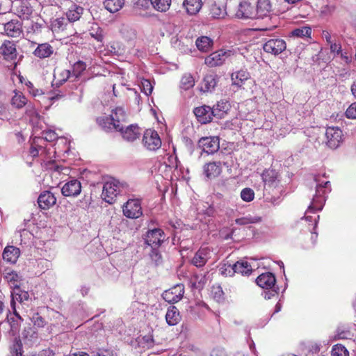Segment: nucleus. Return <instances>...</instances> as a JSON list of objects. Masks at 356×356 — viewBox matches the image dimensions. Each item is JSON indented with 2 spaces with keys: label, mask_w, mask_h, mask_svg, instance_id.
Here are the masks:
<instances>
[{
  "label": "nucleus",
  "mask_w": 356,
  "mask_h": 356,
  "mask_svg": "<svg viewBox=\"0 0 356 356\" xmlns=\"http://www.w3.org/2000/svg\"><path fill=\"white\" fill-rule=\"evenodd\" d=\"M332 356H349V353L345 346L337 344L332 348Z\"/></svg>",
  "instance_id": "8fccbe9b"
},
{
  "label": "nucleus",
  "mask_w": 356,
  "mask_h": 356,
  "mask_svg": "<svg viewBox=\"0 0 356 356\" xmlns=\"http://www.w3.org/2000/svg\"><path fill=\"white\" fill-rule=\"evenodd\" d=\"M44 134V138L47 141H54L57 138V135L54 131H46Z\"/></svg>",
  "instance_id": "e2e57ef3"
},
{
  "label": "nucleus",
  "mask_w": 356,
  "mask_h": 356,
  "mask_svg": "<svg viewBox=\"0 0 356 356\" xmlns=\"http://www.w3.org/2000/svg\"><path fill=\"white\" fill-rule=\"evenodd\" d=\"M153 8L159 12H166L170 7L171 0H150Z\"/></svg>",
  "instance_id": "ea45409f"
},
{
  "label": "nucleus",
  "mask_w": 356,
  "mask_h": 356,
  "mask_svg": "<svg viewBox=\"0 0 356 356\" xmlns=\"http://www.w3.org/2000/svg\"><path fill=\"white\" fill-rule=\"evenodd\" d=\"M84 9L75 3H72L66 12V16L69 22H74L80 19Z\"/></svg>",
  "instance_id": "a878e982"
},
{
  "label": "nucleus",
  "mask_w": 356,
  "mask_h": 356,
  "mask_svg": "<svg viewBox=\"0 0 356 356\" xmlns=\"http://www.w3.org/2000/svg\"><path fill=\"white\" fill-rule=\"evenodd\" d=\"M258 286L263 289H272L275 286L276 280L271 273H266L260 275L256 280Z\"/></svg>",
  "instance_id": "aec40b11"
},
{
  "label": "nucleus",
  "mask_w": 356,
  "mask_h": 356,
  "mask_svg": "<svg viewBox=\"0 0 356 356\" xmlns=\"http://www.w3.org/2000/svg\"><path fill=\"white\" fill-rule=\"evenodd\" d=\"M143 143L147 149L156 150L161 146V140L156 131L147 129L143 135Z\"/></svg>",
  "instance_id": "20e7f679"
},
{
  "label": "nucleus",
  "mask_w": 356,
  "mask_h": 356,
  "mask_svg": "<svg viewBox=\"0 0 356 356\" xmlns=\"http://www.w3.org/2000/svg\"><path fill=\"white\" fill-rule=\"evenodd\" d=\"M124 39L128 42H132L136 38V31L128 26H124L120 30Z\"/></svg>",
  "instance_id": "37998d69"
},
{
  "label": "nucleus",
  "mask_w": 356,
  "mask_h": 356,
  "mask_svg": "<svg viewBox=\"0 0 356 356\" xmlns=\"http://www.w3.org/2000/svg\"><path fill=\"white\" fill-rule=\"evenodd\" d=\"M182 6L188 15H195L202 7V0H184Z\"/></svg>",
  "instance_id": "393cba45"
},
{
  "label": "nucleus",
  "mask_w": 356,
  "mask_h": 356,
  "mask_svg": "<svg viewBox=\"0 0 356 356\" xmlns=\"http://www.w3.org/2000/svg\"><path fill=\"white\" fill-rule=\"evenodd\" d=\"M104 4L107 10L114 13L122 8L124 4V0H104Z\"/></svg>",
  "instance_id": "f704fd0d"
},
{
  "label": "nucleus",
  "mask_w": 356,
  "mask_h": 356,
  "mask_svg": "<svg viewBox=\"0 0 356 356\" xmlns=\"http://www.w3.org/2000/svg\"><path fill=\"white\" fill-rule=\"evenodd\" d=\"M198 145L207 154H213L220 148L219 138L216 136L203 137L198 141Z\"/></svg>",
  "instance_id": "6e6552de"
},
{
  "label": "nucleus",
  "mask_w": 356,
  "mask_h": 356,
  "mask_svg": "<svg viewBox=\"0 0 356 356\" xmlns=\"http://www.w3.org/2000/svg\"><path fill=\"white\" fill-rule=\"evenodd\" d=\"M211 108L213 111V118L220 120L227 115L230 105L227 102L220 101L218 102Z\"/></svg>",
  "instance_id": "5701e85b"
},
{
  "label": "nucleus",
  "mask_w": 356,
  "mask_h": 356,
  "mask_svg": "<svg viewBox=\"0 0 356 356\" xmlns=\"http://www.w3.org/2000/svg\"><path fill=\"white\" fill-rule=\"evenodd\" d=\"M60 79L58 80L59 84H63L72 76V73L68 70H63L59 74Z\"/></svg>",
  "instance_id": "052dcab7"
},
{
  "label": "nucleus",
  "mask_w": 356,
  "mask_h": 356,
  "mask_svg": "<svg viewBox=\"0 0 356 356\" xmlns=\"http://www.w3.org/2000/svg\"><path fill=\"white\" fill-rule=\"evenodd\" d=\"M206 282L205 275L194 274L190 280V286L192 289L201 290L204 288Z\"/></svg>",
  "instance_id": "72a5a7b5"
},
{
  "label": "nucleus",
  "mask_w": 356,
  "mask_h": 356,
  "mask_svg": "<svg viewBox=\"0 0 356 356\" xmlns=\"http://www.w3.org/2000/svg\"><path fill=\"white\" fill-rule=\"evenodd\" d=\"M17 12L20 18L28 19L32 15L33 9L26 1H22L17 6Z\"/></svg>",
  "instance_id": "7c9ffc66"
},
{
  "label": "nucleus",
  "mask_w": 356,
  "mask_h": 356,
  "mask_svg": "<svg viewBox=\"0 0 356 356\" xmlns=\"http://www.w3.org/2000/svg\"><path fill=\"white\" fill-rule=\"evenodd\" d=\"M81 191V185L77 179H72L65 183L61 188L63 195L65 197H76Z\"/></svg>",
  "instance_id": "4468645a"
},
{
  "label": "nucleus",
  "mask_w": 356,
  "mask_h": 356,
  "mask_svg": "<svg viewBox=\"0 0 356 356\" xmlns=\"http://www.w3.org/2000/svg\"><path fill=\"white\" fill-rule=\"evenodd\" d=\"M249 78V74L246 71L241 70L232 74L233 84L241 86L245 81Z\"/></svg>",
  "instance_id": "4c0bfd02"
},
{
  "label": "nucleus",
  "mask_w": 356,
  "mask_h": 356,
  "mask_svg": "<svg viewBox=\"0 0 356 356\" xmlns=\"http://www.w3.org/2000/svg\"><path fill=\"white\" fill-rule=\"evenodd\" d=\"M312 30L309 27L303 26L301 28L296 29L291 32L293 36L298 38H302L305 36H309L311 35Z\"/></svg>",
  "instance_id": "3c124183"
},
{
  "label": "nucleus",
  "mask_w": 356,
  "mask_h": 356,
  "mask_svg": "<svg viewBox=\"0 0 356 356\" xmlns=\"http://www.w3.org/2000/svg\"><path fill=\"white\" fill-rule=\"evenodd\" d=\"M227 15L223 5L214 2L210 8V15L213 19H222Z\"/></svg>",
  "instance_id": "2f4dec72"
},
{
  "label": "nucleus",
  "mask_w": 356,
  "mask_h": 356,
  "mask_svg": "<svg viewBox=\"0 0 356 356\" xmlns=\"http://www.w3.org/2000/svg\"><path fill=\"white\" fill-rule=\"evenodd\" d=\"M330 185V181H325L323 185V184H317L316 195L314 197L311 204L308 207V211L315 210L320 211L323 209V203L325 202V198L323 197L325 193V188H327Z\"/></svg>",
  "instance_id": "7ed1b4c3"
},
{
  "label": "nucleus",
  "mask_w": 356,
  "mask_h": 356,
  "mask_svg": "<svg viewBox=\"0 0 356 356\" xmlns=\"http://www.w3.org/2000/svg\"><path fill=\"white\" fill-rule=\"evenodd\" d=\"M165 320L169 325H175L181 320L179 309L175 306H170L166 312Z\"/></svg>",
  "instance_id": "bb28decb"
},
{
  "label": "nucleus",
  "mask_w": 356,
  "mask_h": 356,
  "mask_svg": "<svg viewBox=\"0 0 356 356\" xmlns=\"http://www.w3.org/2000/svg\"><path fill=\"white\" fill-rule=\"evenodd\" d=\"M195 84V81L193 77L190 74H185L183 75L181 80V88L184 90H188L192 88Z\"/></svg>",
  "instance_id": "de8ad7c7"
},
{
  "label": "nucleus",
  "mask_w": 356,
  "mask_h": 356,
  "mask_svg": "<svg viewBox=\"0 0 356 356\" xmlns=\"http://www.w3.org/2000/svg\"><path fill=\"white\" fill-rule=\"evenodd\" d=\"M233 265L235 273L247 275H250L252 270L251 266L246 261H238Z\"/></svg>",
  "instance_id": "473e14b6"
},
{
  "label": "nucleus",
  "mask_w": 356,
  "mask_h": 356,
  "mask_svg": "<svg viewBox=\"0 0 356 356\" xmlns=\"http://www.w3.org/2000/svg\"><path fill=\"white\" fill-rule=\"evenodd\" d=\"M325 136L327 145L332 149H336L339 146L343 135L339 128L332 127L327 128Z\"/></svg>",
  "instance_id": "9d476101"
},
{
  "label": "nucleus",
  "mask_w": 356,
  "mask_h": 356,
  "mask_svg": "<svg viewBox=\"0 0 356 356\" xmlns=\"http://www.w3.org/2000/svg\"><path fill=\"white\" fill-rule=\"evenodd\" d=\"M22 348L20 341L15 339L10 347V354L12 356H22Z\"/></svg>",
  "instance_id": "864d4df0"
},
{
  "label": "nucleus",
  "mask_w": 356,
  "mask_h": 356,
  "mask_svg": "<svg viewBox=\"0 0 356 356\" xmlns=\"http://www.w3.org/2000/svg\"><path fill=\"white\" fill-rule=\"evenodd\" d=\"M256 15L254 7L248 1L240 3L235 13L236 18L243 19H254Z\"/></svg>",
  "instance_id": "f8f14e48"
},
{
  "label": "nucleus",
  "mask_w": 356,
  "mask_h": 356,
  "mask_svg": "<svg viewBox=\"0 0 356 356\" xmlns=\"http://www.w3.org/2000/svg\"><path fill=\"white\" fill-rule=\"evenodd\" d=\"M123 213L129 218H138L141 216L142 208L138 200H129L123 207Z\"/></svg>",
  "instance_id": "0eeeda50"
},
{
  "label": "nucleus",
  "mask_w": 356,
  "mask_h": 356,
  "mask_svg": "<svg viewBox=\"0 0 356 356\" xmlns=\"http://www.w3.org/2000/svg\"><path fill=\"white\" fill-rule=\"evenodd\" d=\"M241 197L245 202H251L254 200V193L250 188H245L241 192Z\"/></svg>",
  "instance_id": "603ef678"
},
{
  "label": "nucleus",
  "mask_w": 356,
  "mask_h": 356,
  "mask_svg": "<svg viewBox=\"0 0 356 356\" xmlns=\"http://www.w3.org/2000/svg\"><path fill=\"white\" fill-rule=\"evenodd\" d=\"M195 43L200 51H207L211 49L213 44V40L209 37L202 36L196 40Z\"/></svg>",
  "instance_id": "c9c22d12"
},
{
  "label": "nucleus",
  "mask_w": 356,
  "mask_h": 356,
  "mask_svg": "<svg viewBox=\"0 0 356 356\" xmlns=\"http://www.w3.org/2000/svg\"><path fill=\"white\" fill-rule=\"evenodd\" d=\"M27 103L26 97L22 92H15L11 100V104L17 108L24 107Z\"/></svg>",
  "instance_id": "c03bdc74"
},
{
  "label": "nucleus",
  "mask_w": 356,
  "mask_h": 356,
  "mask_svg": "<svg viewBox=\"0 0 356 356\" xmlns=\"http://www.w3.org/2000/svg\"><path fill=\"white\" fill-rule=\"evenodd\" d=\"M346 115L348 118L356 119V103L352 104L347 108Z\"/></svg>",
  "instance_id": "680f3d73"
},
{
  "label": "nucleus",
  "mask_w": 356,
  "mask_h": 356,
  "mask_svg": "<svg viewBox=\"0 0 356 356\" xmlns=\"http://www.w3.org/2000/svg\"><path fill=\"white\" fill-rule=\"evenodd\" d=\"M1 33L10 38H19L22 35V23L18 19H11L3 24Z\"/></svg>",
  "instance_id": "39448f33"
},
{
  "label": "nucleus",
  "mask_w": 356,
  "mask_h": 356,
  "mask_svg": "<svg viewBox=\"0 0 356 356\" xmlns=\"http://www.w3.org/2000/svg\"><path fill=\"white\" fill-rule=\"evenodd\" d=\"M56 203V198L54 195L49 191L42 192L38 198V204L41 209L47 210L54 206Z\"/></svg>",
  "instance_id": "2eb2a0df"
},
{
  "label": "nucleus",
  "mask_w": 356,
  "mask_h": 356,
  "mask_svg": "<svg viewBox=\"0 0 356 356\" xmlns=\"http://www.w3.org/2000/svg\"><path fill=\"white\" fill-rule=\"evenodd\" d=\"M286 48V42L284 40L276 38L268 40L263 47L264 50L274 55H278L284 51Z\"/></svg>",
  "instance_id": "9b49d317"
},
{
  "label": "nucleus",
  "mask_w": 356,
  "mask_h": 356,
  "mask_svg": "<svg viewBox=\"0 0 356 356\" xmlns=\"http://www.w3.org/2000/svg\"><path fill=\"white\" fill-rule=\"evenodd\" d=\"M222 172L221 162H210L204 165V173L207 177L211 179L220 175Z\"/></svg>",
  "instance_id": "b1692460"
},
{
  "label": "nucleus",
  "mask_w": 356,
  "mask_h": 356,
  "mask_svg": "<svg viewBox=\"0 0 356 356\" xmlns=\"http://www.w3.org/2000/svg\"><path fill=\"white\" fill-rule=\"evenodd\" d=\"M86 65L83 61H78L73 65L72 76H74V79H77L81 74V73L86 70Z\"/></svg>",
  "instance_id": "49530a36"
},
{
  "label": "nucleus",
  "mask_w": 356,
  "mask_h": 356,
  "mask_svg": "<svg viewBox=\"0 0 356 356\" xmlns=\"http://www.w3.org/2000/svg\"><path fill=\"white\" fill-rule=\"evenodd\" d=\"M22 337L24 339L32 343H35L38 339V331L33 327H28L22 332Z\"/></svg>",
  "instance_id": "e433bc0d"
},
{
  "label": "nucleus",
  "mask_w": 356,
  "mask_h": 356,
  "mask_svg": "<svg viewBox=\"0 0 356 356\" xmlns=\"http://www.w3.org/2000/svg\"><path fill=\"white\" fill-rule=\"evenodd\" d=\"M54 353L50 349L42 350L39 354V356H54Z\"/></svg>",
  "instance_id": "774afa93"
},
{
  "label": "nucleus",
  "mask_w": 356,
  "mask_h": 356,
  "mask_svg": "<svg viewBox=\"0 0 356 356\" xmlns=\"http://www.w3.org/2000/svg\"><path fill=\"white\" fill-rule=\"evenodd\" d=\"M53 47L47 43L39 44L33 51V55L40 59L49 58L54 54Z\"/></svg>",
  "instance_id": "412c9836"
},
{
  "label": "nucleus",
  "mask_w": 356,
  "mask_h": 356,
  "mask_svg": "<svg viewBox=\"0 0 356 356\" xmlns=\"http://www.w3.org/2000/svg\"><path fill=\"white\" fill-rule=\"evenodd\" d=\"M98 124L105 131H110L112 130L122 131L123 126L122 124H116L113 118L110 115L99 117L97 119Z\"/></svg>",
  "instance_id": "a211bd4d"
},
{
  "label": "nucleus",
  "mask_w": 356,
  "mask_h": 356,
  "mask_svg": "<svg viewBox=\"0 0 356 356\" xmlns=\"http://www.w3.org/2000/svg\"><path fill=\"white\" fill-rule=\"evenodd\" d=\"M197 120L202 124H207L212 121L213 119V111L211 107L207 105L197 107L193 111Z\"/></svg>",
  "instance_id": "ddd939ff"
},
{
  "label": "nucleus",
  "mask_w": 356,
  "mask_h": 356,
  "mask_svg": "<svg viewBox=\"0 0 356 356\" xmlns=\"http://www.w3.org/2000/svg\"><path fill=\"white\" fill-rule=\"evenodd\" d=\"M228 56V53L223 50L213 52L207 56L204 63L209 67H216L222 65Z\"/></svg>",
  "instance_id": "dca6fc26"
},
{
  "label": "nucleus",
  "mask_w": 356,
  "mask_h": 356,
  "mask_svg": "<svg viewBox=\"0 0 356 356\" xmlns=\"http://www.w3.org/2000/svg\"><path fill=\"white\" fill-rule=\"evenodd\" d=\"M184 293V287L183 284H177L171 289L165 291L163 294V298L169 303H175L179 302Z\"/></svg>",
  "instance_id": "1a4fd4ad"
},
{
  "label": "nucleus",
  "mask_w": 356,
  "mask_h": 356,
  "mask_svg": "<svg viewBox=\"0 0 356 356\" xmlns=\"http://www.w3.org/2000/svg\"><path fill=\"white\" fill-rule=\"evenodd\" d=\"M223 291L220 286H218L216 289V291H214V298L217 299L218 301L222 299Z\"/></svg>",
  "instance_id": "69168bd1"
},
{
  "label": "nucleus",
  "mask_w": 356,
  "mask_h": 356,
  "mask_svg": "<svg viewBox=\"0 0 356 356\" xmlns=\"http://www.w3.org/2000/svg\"><path fill=\"white\" fill-rule=\"evenodd\" d=\"M89 34L97 42H103L104 34L102 29L99 25L93 24L89 29Z\"/></svg>",
  "instance_id": "58836bf2"
},
{
  "label": "nucleus",
  "mask_w": 356,
  "mask_h": 356,
  "mask_svg": "<svg viewBox=\"0 0 356 356\" xmlns=\"http://www.w3.org/2000/svg\"><path fill=\"white\" fill-rule=\"evenodd\" d=\"M5 279L8 283L21 281V277L14 271L7 273Z\"/></svg>",
  "instance_id": "bf43d9fd"
},
{
  "label": "nucleus",
  "mask_w": 356,
  "mask_h": 356,
  "mask_svg": "<svg viewBox=\"0 0 356 356\" xmlns=\"http://www.w3.org/2000/svg\"><path fill=\"white\" fill-rule=\"evenodd\" d=\"M140 88L143 92L147 96L151 95L153 90V86L151 82L147 79H143L141 81Z\"/></svg>",
  "instance_id": "5fc2aeb1"
},
{
  "label": "nucleus",
  "mask_w": 356,
  "mask_h": 356,
  "mask_svg": "<svg viewBox=\"0 0 356 356\" xmlns=\"http://www.w3.org/2000/svg\"><path fill=\"white\" fill-rule=\"evenodd\" d=\"M264 182V195L270 194L275 190L280 189V179L278 172L273 169H268L261 175Z\"/></svg>",
  "instance_id": "f03ea898"
},
{
  "label": "nucleus",
  "mask_w": 356,
  "mask_h": 356,
  "mask_svg": "<svg viewBox=\"0 0 356 356\" xmlns=\"http://www.w3.org/2000/svg\"><path fill=\"white\" fill-rule=\"evenodd\" d=\"M123 138L127 141H134L140 136V128L137 125H130L124 131H120Z\"/></svg>",
  "instance_id": "c85d7f7f"
},
{
  "label": "nucleus",
  "mask_w": 356,
  "mask_h": 356,
  "mask_svg": "<svg viewBox=\"0 0 356 356\" xmlns=\"http://www.w3.org/2000/svg\"><path fill=\"white\" fill-rule=\"evenodd\" d=\"M69 25L65 18H56L51 22V30L53 32L60 33L64 31Z\"/></svg>",
  "instance_id": "79ce46f5"
},
{
  "label": "nucleus",
  "mask_w": 356,
  "mask_h": 356,
  "mask_svg": "<svg viewBox=\"0 0 356 356\" xmlns=\"http://www.w3.org/2000/svg\"><path fill=\"white\" fill-rule=\"evenodd\" d=\"M261 220V218L259 216H252L251 215H248L246 216H243L241 218H236L235 220V222L239 225H248L250 224H255L260 222Z\"/></svg>",
  "instance_id": "a19ab883"
},
{
  "label": "nucleus",
  "mask_w": 356,
  "mask_h": 356,
  "mask_svg": "<svg viewBox=\"0 0 356 356\" xmlns=\"http://www.w3.org/2000/svg\"><path fill=\"white\" fill-rule=\"evenodd\" d=\"M20 250L14 246H8L3 252V258L4 260L10 263H15L19 257Z\"/></svg>",
  "instance_id": "cd10ccee"
},
{
  "label": "nucleus",
  "mask_w": 356,
  "mask_h": 356,
  "mask_svg": "<svg viewBox=\"0 0 356 356\" xmlns=\"http://www.w3.org/2000/svg\"><path fill=\"white\" fill-rule=\"evenodd\" d=\"M94 356H114L113 351L109 350H102L97 353Z\"/></svg>",
  "instance_id": "338daca9"
},
{
  "label": "nucleus",
  "mask_w": 356,
  "mask_h": 356,
  "mask_svg": "<svg viewBox=\"0 0 356 356\" xmlns=\"http://www.w3.org/2000/svg\"><path fill=\"white\" fill-rule=\"evenodd\" d=\"M150 257L156 264L159 263L161 259V257L156 248H152Z\"/></svg>",
  "instance_id": "0e129e2a"
},
{
  "label": "nucleus",
  "mask_w": 356,
  "mask_h": 356,
  "mask_svg": "<svg viewBox=\"0 0 356 356\" xmlns=\"http://www.w3.org/2000/svg\"><path fill=\"white\" fill-rule=\"evenodd\" d=\"M150 5V0H136L134 3V8L136 10H145L149 8Z\"/></svg>",
  "instance_id": "4d7b16f0"
},
{
  "label": "nucleus",
  "mask_w": 356,
  "mask_h": 356,
  "mask_svg": "<svg viewBox=\"0 0 356 356\" xmlns=\"http://www.w3.org/2000/svg\"><path fill=\"white\" fill-rule=\"evenodd\" d=\"M234 265L231 264H224L221 268V274L225 276H233L234 273Z\"/></svg>",
  "instance_id": "6e6d98bb"
},
{
  "label": "nucleus",
  "mask_w": 356,
  "mask_h": 356,
  "mask_svg": "<svg viewBox=\"0 0 356 356\" xmlns=\"http://www.w3.org/2000/svg\"><path fill=\"white\" fill-rule=\"evenodd\" d=\"M211 257V251L208 248H200L191 259V264L197 267H203Z\"/></svg>",
  "instance_id": "f3484780"
},
{
  "label": "nucleus",
  "mask_w": 356,
  "mask_h": 356,
  "mask_svg": "<svg viewBox=\"0 0 356 356\" xmlns=\"http://www.w3.org/2000/svg\"><path fill=\"white\" fill-rule=\"evenodd\" d=\"M271 11V5L269 0H258L255 13L257 19L267 17L272 20L273 17L269 15Z\"/></svg>",
  "instance_id": "6ab92c4d"
},
{
  "label": "nucleus",
  "mask_w": 356,
  "mask_h": 356,
  "mask_svg": "<svg viewBox=\"0 0 356 356\" xmlns=\"http://www.w3.org/2000/svg\"><path fill=\"white\" fill-rule=\"evenodd\" d=\"M218 83V77L215 74H207L204 76L201 90L203 92H209L211 91L216 87Z\"/></svg>",
  "instance_id": "c756f323"
},
{
  "label": "nucleus",
  "mask_w": 356,
  "mask_h": 356,
  "mask_svg": "<svg viewBox=\"0 0 356 356\" xmlns=\"http://www.w3.org/2000/svg\"><path fill=\"white\" fill-rule=\"evenodd\" d=\"M31 320L34 325L38 327H43L46 324L44 319L38 314H35L33 316Z\"/></svg>",
  "instance_id": "13d9d810"
},
{
  "label": "nucleus",
  "mask_w": 356,
  "mask_h": 356,
  "mask_svg": "<svg viewBox=\"0 0 356 356\" xmlns=\"http://www.w3.org/2000/svg\"><path fill=\"white\" fill-rule=\"evenodd\" d=\"M127 185L118 180L111 179L104 184L102 198L109 204H113L118 195L127 192Z\"/></svg>",
  "instance_id": "f257e3e1"
},
{
  "label": "nucleus",
  "mask_w": 356,
  "mask_h": 356,
  "mask_svg": "<svg viewBox=\"0 0 356 356\" xmlns=\"http://www.w3.org/2000/svg\"><path fill=\"white\" fill-rule=\"evenodd\" d=\"M111 117L113 118L116 124H121L126 120V113L124 108L121 106L116 107L112 110Z\"/></svg>",
  "instance_id": "a18cd8bd"
},
{
  "label": "nucleus",
  "mask_w": 356,
  "mask_h": 356,
  "mask_svg": "<svg viewBox=\"0 0 356 356\" xmlns=\"http://www.w3.org/2000/svg\"><path fill=\"white\" fill-rule=\"evenodd\" d=\"M0 52L6 60L15 59L17 56L15 44L9 40H6L0 47Z\"/></svg>",
  "instance_id": "4be33fe9"
},
{
  "label": "nucleus",
  "mask_w": 356,
  "mask_h": 356,
  "mask_svg": "<svg viewBox=\"0 0 356 356\" xmlns=\"http://www.w3.org/2000/svg\"><path fill=\"white\" fill-rule=\"evenodd\" d=\"M13 300L15 299L17 301L23 302L29 298V295L27 291H22L21 289H16L15 292L11 293Z\"/></svg>",
  "instance_id": "09e8293b"
},
{
  "label": "nucleus",
  "mask_w": 356,
  "mask_h": 356,
  "mask_svg": "<svg viewBox=\"0 0 356 356\" xmlns=\"http://www.w3.org/2000/svg\"><path fill=\"white\" fill-rule=\"evenodd\" d=\"M165 235L161 229H154L147 232L145 243L152 247V248H159L165 241Z\"/></svg>",
  "instance_id": "423d86ee"
}]
</instances>
